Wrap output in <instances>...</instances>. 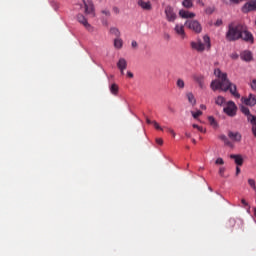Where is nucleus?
I'll return each instance as SVG.
<instances>
[{
  "label": "nucleus",
  "mask_w": 256,
  "mask_h": 256,
  "mask_svg": "<svg viewBox=\"0 0 256 256\" xmlns=\"http://www.w3.org/2000/svg\"><path fill=\"white\" fill-rule=\"evenodd\" d=\"M214 75L218 79L211 82L210 87L212 91H230V93L234 95V97H240L239 93H237V86L229 81V79L227 78V73H223L221 72V69L216 68L214 70Z\"/></svg>",
  "instance_id": "obj_1"
},
{
  "label": "nucleus",
  "mask_w": 256,
  "mask_h": 256,
  "mask_svg": "<svg viewBox=\"0 0 256 256\" xmlns=\"http://www.w3.org/2000/svg\"><path fill=\"white\" fill-rule=\"evenodd\" d=\"M243 31V24L230 23L228 31L226 32L227 41H238L241 39V32Z\"/></svg>",
  "instance_id": "obj_2"
},
{
  "label": "nucleus",
  "mask_w": 256,
  "mask_h": 256,
  "mask_svg": "<svg viewBox=\"0 0 256 256\" xmlns=\"http://www.w3.org/2000/svg\"><path fill=\"white\" fill-rule=\"evenodd\" d=\"M185 27H187V29H190V31H193V33L196 34H199L201 33V31H203V26L197 20H187L185 22Z\"/></svg>",
  "instance_id": "obj_3"
},
{
  "label": "nucleus",
  "mask_w": 256,
  "mask_h": 256,
  "mask_svg": "<svg viewBox=\"0 0 256 256\" xmlns=\"http://www.w3.org/2000/svg\"><path fill=\"white\" fill-rule=\"evenodd\" d=\"M83 3H84L85 15H90V17H95V6H93V1L83 0Z\"/></svg>",
  "instance_id": "obj_4"
},
{
  "label": "nucleus",
  "mask_w": 256,
  "mask_h": 256,
  "mask_svg": "<svg viewBox=\"0 0 256 256\" xmlns=\"http://www.w3.org/2000/svg\"><path fill=\"white\" fill-rule=\"evenodd\" d=\"M224 113L229 115V117H235V115H237V106L235 105V102L229 101L224 108Z\"/></svg>",
  "instance_id": "obj_5"
},
{
  "label": "nucleus",
  "mask_w": 256,
  "mask_h": 256,
  "mask_svg": "<svg viewBox=\"0 0 256 256\" xmlns=\"http://www.w3.org/2000/svg\"><path fill=\"white\" fill-rule=\"evenodd\" d=\"M165 15H166L167 21H169L170 23H173L175 19H177V14H175V11L171 6L165 7Z\"/></svg>",
  "instance_id": "obj_6"
},
{
  "label": "nucleus",
  "mask_w": 256,
  "mask_h": 256,
  "mask_svg": "<svg viewBox=\"0 0 256 256\" xmlns=\"http://www.w3.org/2000/svg\"><path fill=\"white\" fill-rule=\"evenodd\" d=\"M251 11H256V0L246 2L242 7V13H251Z\"/></svg>",
  "instance_id": "obj_7"
},
{
  "label": "nucleus",
  "mask_w": 256,
  "mask_h": 256,
  "mask_svg": "<svg viewBox=\"0 0 256 256\" xmlns=\"http://www.w3.org/2000/svg\"><path fill=\"white\" fill-rule=\"evenodd\" d=\"M240 39H243V41H246V43H254L253 34L247 31V28L245 26H243V31L241 32Z\"/></svg>",
  "instance_id": "obj_8"
},
{
  "label": "nucleus",
  "mask_w": 256,
  "mask_h": 256,
  "mask_svg": "<svg viewBox=\"0 0 256 256\" xmlns=\"http://www.w3.org/2000/svg\"><path fill=\"white\" fill-rule=\"evenodd\" d=\"M77 21L80 22L81 25H83L85 29H87V31H93V26L89 24V22L87 21V18H85L83 14L77 15Z\"/></svg>",
  "instance_id": "obj_9"
},
{
  "label": "nucleus",
  "mask_w": 256,
  "mask_h": 256,
  "mask_svg": "<svg viewBox=\"0 0 256 256\" xmlns=\"http://www.w3.org/2000/svg\"><path fill=\"white\" fill-rule=\"evenodd\" d=\"M192 49L198 51V53H203L205 51V44L199 40L198 42H191L190 43Z\"/></svg>",
  "instance_id": "obj_10"
},
{
  "label": "nucleus",
  "mask_w": 256,
  "mask_h": 256,
  "mask_svg": "<svg viewBox=\"0 0 256 256\" xmlns=\"http://www.w3.org/2000/svg\"><path fill=\"white\" fill-rule=\"evenodd\" d=\"M241 111L245 116H247V121H249V123H253V121L256 120V116L251 114V111L247 108V106H242Z\"/></svg>",
  "instance_id": "obj_11"
},
{
  "label": "nucleus",
  "mask_w": 256,
  "mask_h": 256,
  "mask_svg": "<svg viewBox=\"0 0 256 256\" xmlns=\"http://www.w3.org/2000/svg\"><path fill=\"white\" fill-rule=\"evenodd\" d=\"M117 68L119 69L121 75H125V69H127V60L125 58H120L117 62Z\"/></svg>",
  "instance_id": "obj_12"
},
{
  "label": "nucleus",
  "mask_w": 256,
  "mask_h": 256,
  "mask_svg": "<svg viewBox=\"0 0 256 256\" xmlns=\"http://www.w3.org/2000/svg\"><path fill=\"white\" fill-rule=\"evenodd\" d=\"M242 99H243V103H245V105H249L250 107H255V105H256L255 94H249V96L247 98H242Z\"/></svg>",
  "instance_id": "obj_13"
},
{
  "label": "nucleus",
  "mask_w": 256,
  "mask_h": 256,
  "mask_svg": "<svg viewBox=\"0 0 256 256\" xmlns=\"http://www.w3.org/2000/svg\"><path fill=\"white\" fill-rule=\"evenodd\" d=\"M228 137L235 143H241V139H243V136L239 132H228Z\"/></svg>",
  "instance_id": "obj_14"
},
{
  "label": "nucleus",
  "mask_w": 256,
  "mask_h": 256,
  "mask_svg": "<svg viewBox=\"0 0 256 256\" xmlns=\"http://www.w3.org/2000/svg\"><path fill=\"white\" fill-rule=\"evenodd\" d=\"M240 58L242 59V61H253V53H251V51L249 50H245L240 54Z\"/></svg>",
  "instance_id": "obj_15"
},
{
  "label": "nucleus",
  "mask_w": 256,
  "mask_h": 256,
  "mask_svg": "<svg viewBox=\"0 0 256 256\" xmlns=\"http://www.w3.org/2000/svg\"><path fill=\"white\" fill-rule=\"evenodd\" d=\"M179 16H180L182 19H194L195 13L189 12V11H187V10H180V11H179Z\"/></svg>",
  "instance_id": "obj_16"
},
{
  "label": "nucleus",
  "mask_w": 256,
  "mask_h": 256,
  "mask_svg": "<svg viewBox=\"0 0 256 256\" xmlns=\"http://www.w3.org/2000/svg\"><path fill=\"white\" fill-rule=\"evenodd\" d=\"M193 80L198 83L200 89H203L204 85H205V77L201 74L199 75H194L193 76Z\"/></svg>",
  "instance_id": "obj_17"
},
{
  "label": "nucleus",
  "mask_w": 256,
  "mask_h": 256,
  "mask_svg": "<svg viewBox=\"0 0 256 256\" xmlns=\"http://www.w3.org/2000/svg\"><path fill=\"white\" fill-rule=\"evenodd\" d=\"M175 32L177 33V35L181 36V39H185L186 34H185V27L181 24H177L175 26Z\"/></svg>",
  "instance_id": "obj_18"
},
{
  "label": "nucleus",
  "mask_w": 256,
  "mask_h": 256,
  "mask_svg": "<svg viewBox=\"0 0 256 256\" xmlns=\"http://www.w3.org/2000/svg\"><path fill=\"white\" fill-rule=\"evenodd\" d=\"M138 5H139V7L144 9L145 11H151V9H152L151 2H149V1L145 2L143 0H139Z\"/></svg>",
  "instance_id": "obj_19"
},
{
  "label": "nucleus",
  "mask_w": 256,
  "mask_h": 256,
  "mask_svg": "<svg viewBox=\"0 0 256 256\" xmlns=\"http://www.w3.org/2000/svg\"><path fill=\"white\" fill-rule=\"evenodd\" d=\"M230 159H234L236 165H238L239 167L243 165V157H241V155L232 154L230 155Z\"/></svg>",
  "instance_id": "obj_20"
},
{
  "label": "nucleus",
  "mask_w": 256,
  "mask_h": 256,
  "mask_svg": "<svg viewBox=\"0 0 256 256\" xmlns=\"http://www.w3.org/2000/svg\"><path fill=\"white\" fill-rule=\"evenodd\" d=\"M186 97H187L190 105H192V107H195V105H197V100L195 99V95H193L191 92H188L186 94Z\"/></svg>",
  "instance_id": "obj_21"
},
{
  "label": "nucleus",
  "mask_w": 256,
  "mask_h": 256,
  "mask_svg": "<svg viewBox=\"0 0 256 256\" xmlns=\"http://www.w3.org/2000/svg\"><path fill=\"white\" fill-rule=\"evenodd\" d=\"M114 47L115 49H123V39L121 37L114 39Z\"/></svg>",
  "instance_id": "obj_22"
},
{
  "label": "nucleus",
  "mask_w": 256,
  "mask_h": 256,
  "mask_svg": "<svg viewBox=\"0 0 256 256\" xmlns=\"http://www.w3.org/2000/svg\"><path fill=\"white\" fill-rule=\"evenodd\" d=\"M110 35H113L114 37L119 38L121 37V31L116 27H112L110 28Z\"/></svg>",
  "instance_id": "obj_23"
},
{
  "label": "nucleus",
  "mask_w": 256,
  "mask_h": 256,
  "mask_svg": "<svg viewBox=\"0 0 256 256\" xmlns=\"http://www.w3.org/2000/svg\"><path fill=\"white\" fill-rule=\"evenodd\" d=\"M219 138L221 139V141H223L224 145H227V147H233V143L229 141V138H227V136L221 135Z\"/></svg>",
  "instance_id": "obj_24"
},
{
  "label": "nucleus",
  "mask_w": 256,
  "mask_h": 256,
  "mask_svg": "<svg viewBox=\"0 0 256 256\" xmlns=\"http://www.w3.org/2000/svg\"><path fill=\"white\" fill-rule=\"evenodd\" d=\"M182 6L185 7V9H191V7H193V0H183Z\"/></svg>",
  "instance_id": "obj_25"
},
{
  "label": "nucleus",
  "mask_w": 256,
  "mask_h": 256,
  "mask_svg": "<svg viewBox=\"0 0 256 256\" xmlns=\"http://www.w3.org/2000/svg\"><path fill=\"white\" fill-rule=\"evenodd\" d=\"M204 44L206 45L207 49H211V38L208 35L203 37Z\"/></svg>",
  "instance_id": "obj_26"
},
{
  "label": "nucleus",
  "mask_w": 256,
  "mask_h": 256,
  "mask_svg": "<svg viewBox=\"0 0 256 256\" xmlns=\"http://www.w3.org/2000/svg\"><path fill=\"white\" fill-rule=\"evenodd\" d=\"M110 91L112 95H117V93H119V86H117V84H112L110 87Z\"/></svg>",
  "instance_id": "obj_27"
},
{
  "label": "nucleus",
  "mask_w": 256,
  "mask_h": 256,
  "mask_svg": "<svg viewBox=\"0 0 256 256\" xmlns=\"http://www.w3.org/2000/svg\"><path fill=\"white\" fill-rule=\"evenodd\" d=\"M206 15H213L215 13V6H209L205 9Z\"/></svg>",
  "instance_id": "obj_28"
},
{
  "label": "nucleus",
  "mask_w": 256,
  "mask_h": 256,
  "mask_svg": "<svg viewBox=\"0 0 256 256\" xmlns=\"http://www.w3.org/2000/svg\"><path fill=\"white\" fill-rule=\"evenodd\" d=\"M176 85L178 89H185V81L181 78L177 80Z\"/></svg>",
  "instance_id": "obj_29"
},
{
  "label": "nucleus",
  "mask_w": 256,
  "mask_h": 256,
  "mask_svg": "<svg viewBox=\"0 0 256 256\" xmlns=\"http://www.w3.org/2000/svg\"><path fill=\"white\" fill-rule=\"evenodd\" d=\"M215 103L216 105H223L225 103V98L223 96H218L216 99H215Z\"/></svg>",
  "instance_id": "obj_30"
},
{
  "label": "nucleus",
  "mask_w": 256,
  "mask_h": 256,
  "mask_svg": "<svg viewBox=\"0 0 256 256\" xmlns=\"http://www.w3.org/2000/svg\"><path fill=\"white\" fill-rule=\"evenodd\" d=\"M191 115L194 119H199V117H201V115H203V112L198 110L197 112L191 111Z\"/></svg>",
  "instance_id": "obj_31"
},
{
  "label": "nucleus",
  "mask_w": 256,
  "mask_h": 256,
  "mask_svg": "<svg viewBox=\"0 0 256 256\" xmlns=\"http://www.w3.org/2000/svg\"><path fill=\"white\" fill-rule=\"evenodd\" d=\"M208 121L212 127H217V121L215 120V118L213 116H209Z\"/></svg>",
  "instance_id": "obj_32"
},
{
  "label": "nucleus",
  "mask_w": 256,
  "mask_h": 256,
  "mask_svg": "<svg viewBox=\"0 0 256 256\" xmlns=\"http://www.w3.org/2000/svg\"><path fill=\"white\" fill-rule=\"evenodd\" d=\"M152 125L157 129L158 131H163V128L157 123V121H153Z\"/></svg>",
  "instance_id": "obj_33"
},
{
  "label": "nucleus",
  "mask_w": 256,
  "mask_h": 256,
  "mask_svg": "<svg viewBox=\"0 0 256 256\" xmlns=\"http://www.w3.org/2000/svg\"><path fill=\"white\" fill-rule=\"evenodd\" d=\"M192 127L194 129H198V131H200V133H205V130L203 129V127L197 125V124H193Z\"/></svg>",
  "instance_id": "obj_34"
},
{
  "label": "nucleus",
  "mask_w": 256,
  "mask_h": 256,
  "mask_svg": "<svg viewBox=\"0 0 256 256\" xmlns=\"http://www.w3.org/2000/svg\"><path fill=\"white\" fill-rule=\"evenodd\" d=\"M215 165H225V161L223 158H217L215 161Z\"/></svg>",
  "instance_id": "obj_35"
},
{
  "label": "nucleus",
  "mask_w": 256,
  "mask_h": 256,
  "mask_svg": "<svg viewBox=\"0 0 256 256\" xmlns=\"http://www.w3.org/2000/svg\"><path fill=\"white\" fill-rule=\"evenodd\" d=\"M218 173L220 177H225V167H220Z\"/></svg>",
  "instance_id": "obj_36"
},
{
  "label": "nucleus",
  "mask_w": 256,
  "mask_h": 256,
  "mask_svg": "<svg viewBox=\"0 0 256 256\" xmlns=\"http://www.w3.org/2000/svg\"><path fill=\"white\" fill-rule=\"evenodd\" d=\"M131 47H132V49H137L139 47V44L137 43V41L133 40L131 42Z\"/></svg>",
  "instance_id": "obj_37"
},
{
  "label": "nucleus",
  "mask_w": 256,
  "mask_h": 256,
  "mask_svg": "<svg viewBox=\"0 0 256 256\" xmlns=\"http://www.w3.org/2000/svg\"><path fill=\"white\" fill-rule=\"evenodd\" d=\"M250 85H251V89L256 92V79L252 80Z\"/></svg>",
  "instance_id": "obj_38"
},
{
  "label": "nucleus",
  "mask_w": 256,
  "mask_h": 256,
  "mask_svg": "<svg viewBox=\"0 0 256 256\" xmlns=\"http://www.w3.org/2000/svg\"><path fill=\"white\" fill-rule=\"evenodd\" d=\"M102 14L106 17H111V12L109 10H102Z\"/></svg>",
  "instance_id": "obj_39"
},
{
  "label": "nucleus",
  "mask_w": 256,
  "mask_h": 256,
  "mask_svg": "<svg viewBox=\"0 0 256 256\" xmlns=\"http://www.w3.org/2000/svg\"><path fill=\"white\" fill-rule=\"evenodd\" d=\"M221 25H223V20L218 19V20L215 22V27H221Z\"/></svg>",
  "instance_id": "obj_40"
},
{
  "label": "nucleus",
  "mask_w": 256,
  "mask_h": 256,
  "mask_svg": "<svg viewBox=\"0 0 256 256\" xmlns=\"http://www.w3.org/2000/svg\"><path fill=\"white\" fill-rule=\"evenodd\" d=\"M167 109H168L169 113H175V108H173V106L168 105Z\"/></svg>",
  "instance_id": "obj_41"
},
{
  "label": "nucleus",
  "mask_w": 256,
  "mask_h": 256,
  "mask_svg": "<svg viewBox=\"0 0 256 256\" xmlns=\"http://www.w3.org/2000/svg\"><path fill=\"white\" fill-rule=\"evenodd\" d=\"M156 143H157L158 145H163V139L157 138V139H156Z\"/></svg>",
  "instance_id": "obj_42"
},
{
  "label": "nucleus",
  "mask_w": 256,
  "mask_h": 256,
  "mask_svg": "<svg viewBox=\"0 0 256 256\" xmlns=\"http://www.w3.org/2000/svg\"><path fill=\"white\" fill-rule=\"evenodd\" d=\"M242 205H244L245 207H249V203H247V201L245 199L241 200Z\"/></svg>",
  "instance_id": "obj_43"
},
{
  "label": "nucleus",
  "mask_w": 256,
  "mask_h": 256,
  "mask_svg": "<svg viewBox=\"0 0 256 256\" xmlns=\"http://www.w3.org/2000/svg\"><path fill=\"white\" fill-rule=\"evenodd\" d=\"M198 5H201V7H205V3L203 0H197Z\"/></svg>",
  "instance_id": "obj_44"
},
{
  "label": "nucleus",
  "mask_w": 256,
  "mask_h": 256,
  "mask_svg": "<svg viewBox=\"0 0 256 256\" xmlns=\"http://www.w3.org/2000/svg\"><path fill=\"white\" fill-rule=\"evenodd\" d=\"M127 77H129V79H133V73L131 71H128Z\"/></svg>",
  "instance_id": "obj_45"
},
{
  "label": "nucleus",
  "mask_w": 256,
  "mask_h": 256,
  "mask_svg": "<svg viewBox=\"0 0 256 256\" xmlns=\"http://www.w3.org/2000/svg\"><path fill=\"white\" fill-rule=\"evenodd\" d=\"M113 11H114V13H115L116 15H119V8L114 7V8H113Z\"/></svg>",
  "instance_id": "obj_46"
},
{
  "label": "nucleus",
  "mask_w": 256,
  "mask_h": 256,
  "mask_svg": "<svg viewBox=\"0 0 256 256\" xmlns=\"http://www.w3.org/2000/svg\"><path fill=\"white\" fill-rule=\"evenodd\" d=\"M146 123L148 125H153V121H151V119H149V118H146Z\"/></svg>",
  "instance_id": "obj_47"
},
{
  "label": "nucleus",
  "mask_w": 256,
  "mask_h": 256,
  "mask_svg": "<svg viewBox=\"0 0 256 256\" xmlns=\"http://www.w3.org/2000/svg\"><path fill=\"white\" fill-rule=\"evenodd\" d=\"M168 131L171 133V135H172L173 137H175V131H174L173 129L168 128Z\"/></svg>",
  "instance_id": "obj_48"
},
{
  "label": "nucleus",
  "mask_w": 256,
  "mask_h": 256,
  "mask_svg": "<svg viewBox=\"0 0 256 256\" xmlns=\"http://www.w3.org/2000/svg\"><path fill=\"white\" fill-rule=\"evenodd\" d=\"M231 57H232L233 59H239V55H237V54H232Z\"/></svg>",
  "instance_id": "obj_49"
},
{
  "label": "nucleus",
  "mask_w": 256,
  "mask_h": 256,
  "mask_svg": "<svg viewBox=\"0 0 256 256\" xmlns=\"http://www.w3.org/2000/svg\"><path fill=\"white\" fill-rule=\"evenodd\" d=\"M239 173H241V168L236 167V175H239Z\"/></svg>",
  "instance_id": "obj_50"
},
{
  "label": "nucleus",
  "mask_w": 256,
  "mask_h": 256,
  "mask_svg": "<svg viewBox=\"0 0 256 256\" xmlns=\"http://www.w3.org/2000/svg\"><path fill=\"white\" fill-rule=\"evenodd\" d=\"M200 109L205 110V109H207V106H205V104H201V105H200Z\"/></svg>",
  "instance_id": "obj_51"
},
{
  "label": "nucleus",
  "mask_w": 256,
  "mask_h": 256,
  "mask_svg": "<svg viewBox=\"0 0 256 256\" xmlns=\"http://www.w3.org/2000/svg\"><path fill=\"white\" fill-rule=\"evenodd\" d=\"M185 135H186L188 138L191 137V133L186 132Z\"/></svg>",
  "instance_id": "obj_52"
},
{
  "label": "nucleus",
  "mask_w": 256,
  "mask_h": 256,
  "mask_svg": "<svg viewBox=\"0 0 256 256\" xmlns=\"http://www.w3.org/2000/svg\"><path fill=\"white\" fill-rule=\"evenodd\" d=\"M192 143H194V145L197 144V140L192 139Z\"/></svg>",
  "instance_id": "obj_53"
},
{
  "label": "nucleus",
  "mask_w": 256,
  "mask_h": 256,
  "mask_svg": "<svg viewBox=\"0 0 256 256\" xmlns=\"http://www.w3.org/2000/svg\"><path fill=\"white\" fill-rule=\"evenodd\" d=\"M254 212H255V214H256V208H254Z\"/></svg>",
  "instance_id": "obj_54"
}]
</instances>
